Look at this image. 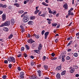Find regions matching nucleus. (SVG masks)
I'll return each mask as SVG.
<instances>
[{
	"label": "nucleus",
	"instance_id": "obj_50",
	"mask_svg": "<svg viewBox=\"0 0 79 79\" xmlns=\"http://www.w3.org/2000/svg\"><path fill=\"white\" fill-rule=\"evenodd\" d=\"M63 56H62V55H60L59 57V59H61V58H63Z\"/></svg>",
	"mask_w": 79,
	"mask_h": 79
},
{
	"label": "nucleus",
	"instance_id": "obj_64",
	"mask_svg": "<svg viewBox=\"0 0 79 79\" xmlns=\"http://www.w3.org/2000/svg\"><path fill=\"white\" fill-rule=\"evenodd\" d=\"M24 4H26V3H27V2L26 1H24Z\"/></svg>",
	"mask_w": 79,
	"mask_h": 79
},
{
	"label": "nucleus",
	"instance_id": "obj_41",
	"mask_svg": "<svg viewBox=\"0 0 79 79\" xmlns=\"http://www.w3.org/2000/svg\"><path fill=\"white\" fill-rule=\"evenodd\" d=\"M7 6L6 5H3L2 8H6Z\"/></svg>",
	"mask_w": 79,
	"mask_h": 79
},
{
	"label": "nucleus",
	"instance_id": "obj_48",
	"mask_svg": "<svg viewBox=\"0 0 79 79\" xmlns=\"http://www.w3.org/2000/svg\"><path fill=\"white\" fill-rule=\"evenodd\" d=\"M17 69L19 71H21V68L19 67H18Z\"/></svg>",
	"mask_w": 79,
	"mask_h": 79
},
{
	"label": "nucleus",
	"instance_id": "obj_6",
	"mask_svg": "<svg viewBox=\"0 0 79 79\" xmlns=\"http://www.w3.org/2000/svg\"><path fill=\"white\" fill-rule=\"evenodd\" d=\"M37 74H38V76H39V77H41L42 76V72L40 70H39L37 71Z\"/></svg>",
	"mask_w": 79,
	"mask_h": 79
},
{
	"label": "nucleus",
	"instance_id": "obj_53",
	"mask_svg": "<svg viewBox=\"0 0 79 79\" xmlns=\"http://www.w3.org/2000/svg\"><path fill=\"white\" fill-rule=\"evenodd\" d=\"M41 13H42V11H40V12L39 13H38V15H39V16H40V14H41Z\"/></svg>",
	"mask_w": 79,
	"mask_h": 79
},
{
	"label": "nucleus",
	"instance_id": "obj_9",
	"mask_svg": "<svg viewBox=\"0 0 79 79\" xmlns=\"http://www.w3.org/2000/svg\"><path fill=\"white\" fill-rule=\"evenodd\" d=\"M20 27L21 29V32L23 33V32H24V31H25V29H24V27H23V26H20Z\"/></svg>",
	"mask_w": 79,
	"mask_h": 79
},
{
	"label": "nucleus",
	"instance_id": "obj_15",
	"mask_svg": "<svg viewBox=\"0 0 79 79\" xmlns=\"http://www.w3.org/2000/svg\"><path fill=\"white\" fill-rule=\"evenodd\" d=\"M44 68L45 70H47L48 69V66L47 65H44Z\"/></svg>",
	"mask_w": 79,
	"mask_h": 79
},
{
	"label": "nucleus",
	"instance_id": "obj_44",
	"mask_svg": "<svg viewBox=\"0 0 79 79\" xmlns=\"http://www.w3.org/2000/svg\"><path fill=\"white\" fill-rule=\"evenodd\" d=\"M62 62H64V61H65V59L63 57L62 58Z\"/></svg>",
	"mask_w": 79,
	"mask_h": 79
},
{
	"label": "nucleus",
	"instance_id": "obj_21",
	"mask_svg": "<svg viewBox=\"0 0 79 79\" xmlns=\"http://www.w3.org/2000/svg\"><path fill=\"white\" fill-rule=\"evenodd\" d=\"M74 71H75V69H72L70 71V73H74Z\"/></svg>",
	"mask_w": 79,
	"mask_h": 79
},
{
	"label": "nucleus",
	"instance_id": "obj_47",
	"mask_svg": "<svg viewBox=\"0 0 79 79\" xmlns=\"http://www.w3.org/2000/svg\"><path fill=\"white\" fill-rule=\"evenodd\" d=\"M31 66H34V62H32L31 64Z\"/></svg>",
	"mask_w": 79,
	"mask_h": 79
},
{
	"label": "nucleus",
	"instance_id": "obj_4",
	"mask_svg": "<svg viewBox=\"0 0 79 79\" xmlns=\"http://www.w3.org/2000/svg\"><path fill=\"white\" fill-rule=\"evenodd\" d=\"M23 22L24 23H27L29 21V17L27 15L25 16L23 18Z\"/></svg>",
	"mask_w": 79,
	"mask_h": 79
},
{
	"label": "nucleus",
	"instance_id": "obj_34",
	"mask_svg": "<svg viewBox=\"0 0 79 79\" xmlns=\"http://www.w3.org/2000/svg\"><path fill=\"white\" fill-rule=\"evenodd\" d=\"M6 75H4L3 76V77H2V78L4 79H6Z\"/></svg>",
	"mask_w": 79,
	"mask_h": 79
},
{
	"label": "nucleus",
	"instance_id": "obj_35",
	"mask_svg": "<svg viewBox=\"0 0 79 79\" xmlns=\"http://www.w3.org/2000/svg\"><path fill=\"white\" fill-rule=\"evenodd\" d=\"M24 50V47H22L21 48V51L22 52H23Z\"/></svg>",
	"mask_w": 79,
	"mask_h": 79
},
{
	"label": "nucleus",
	"instance_id": "obj_17",
	"mask_svg": "<svg viewBox=\"0 0 79 79\" xmlns=\"http://www.w3.org/2000/svg\"><path fill=\"white\" fill-rule=\"evenodd\" d=\"M66 70H64V71H62L61 73V76H63L66 73Z\"/></svg>",
	"mask_w": 79,
	"mask_h": 79
},
{
	"label": "nucleus",
	"instance_id": "obj_7",
	"mask_svg": "<svg viewBox=\"0 0 79 79\" xmlns=\"http://www.w3.org/2000/svg\"><path fill=\"white\" fill-rule=\"evenodd\" d=\"M24 76V73L23 72H21L20 73V77L21 79H23Z\"/></svg>",
	"mask_w": 79,
	"mask_h": 79
},
{
	"label": "nucleus",
	"instance_id": "obj_23",
	"mask_svg": "<svg viewBox=\"0 0 79 79\" xmlns=\"http://www.w3.org/2000/svg\"><path fill=\"white\" fill-rule=\"evenodd\" d=\"M14 5L16 6V7H19V6H20L19 4H18V3L14 4Z\"/></svg>",
	"mask_w": 79,
	"mask_h": 79
},
{
	"label": "nucleus",
	"instance_id": "obj_43",
	"mask_svg": "<svg viewBox=\"0 0 79 79\" xmlns=\"http://www.w3.org/2000/svg\"><path fill=\"white\" fill-rule=\"evenodd\" d=\"M51 55L52 56H55V54L54 53H52L51 54Z\"/></svg>",
	"mask_w": 79,
	"mask_h": 79
},
{
	"label": "nucleus",
	"instance_id": "obj_42",
	"mask_svg": "<svg viewBox=\"0 0 79 79\" xmlns=\"http://www.w3.org/2000/svg\"><path fill=\"white\" fill-rule=\"evenodd\" d=\"M4 63H5V64H7L8 63V60H4Z\"/></svg>",
	"mask_w": 79,
	"mask_h": 79
},
{
	"label": "nucleus",
	"instance_id": "obj_45",
	"mask_svg": "<svg viewBox=\"0 0 79 79\" xmlns=\"http://www.w3.org/2000/svg\"><path fill=\"white\" fill-rule=\"evenodd\" d=\"M49 13H50V14H52L53 13V12H52V11L51 10L49 11Z\"/></svg>",
	"mask_w": 79,
	"mask_h": 79
},
{
	"label": "nucleus",
	"instance_id": "obj_22",
	"mask_svg": "<svg viewBox=\"0 0 79 79\" xmlns=\"http://www.w3.org/2000/svg\"><path fill=\"white\" fill-rule=\"evenodd\" d=\"M42 5H44V6H48V4H47V3H45V2H43L42 3Z\"/></svg>",
	"mask_w": 79,
	"mask_h": 79
},
{
	"label": "nucleus",
	"instance_id": "obj_26",
	"mask_svg": "<svg viewBox=\"0 0 79 79\" xmlns=\"http://www.w3.org/2000/svg\"><path fill=\"white\" fill-rule=\"evenodd\" d=\"M35 17L34 16L30 17V19L31 20H32V19H35Z\"/></svg>",
	"mask_w": 79,
	"mask_h": 79
},
{
	"label": "nucleus",
	"instance_id": "obj_39",
	"mask_svg": "<svg viewBox=\"0 0 79 79\" xmlns=\"http://www.w3.org/2000/svg\"><path fill=\"white\" fill-rule=\"evenodd\" d=\"M45 59H46V56H43V61H45Z\"/></svg>",
	"mask_w": 79,
	"mask_h": 79
},
{
	"label": "nucleus",
	"instance_id": "obj_33",
	"mask_svg": "<svg viewBox=\"0 0 79 79\" xmlns=\"http://www.w3.org/2000/svg\"><path fill=\"white\" fill-rule=\"evenodd\" d=\"M72 37H68L67 38V40H71L72 39Z\"/></svg>",
	"mask_w": 79,
	"mask_h": 79
},
{
	"label": "nucleus",
	"instance_id": "obj_25",
	"mask_svg": "<svg viewBox=\"0 0 79 79\" xmlns=\"http://www.w3.org/2000/svg\"><path fill=\"white\" fill-rule=\"evenodd\" d=\"M56 77L58 79H59L61 77V76H60V73L57 74L56 75Z\"/></svg>",
	"mask_w": 79,
	"mask_h": 79
},
{
	"label": "nucleus",
	"instance_id": "obj_38",
	"mask_svg": "<svg viewBox=\"0 0 79 79\" xmlns=\"http://www.w3.org/2000/svg\"><path fill=\"white\" fill-rule=\"evenodd\" d=\"M8 67L9 68H11V67H12V64H10L9 65Z\"/></svg>",
	"mask_w": 79,
	"mask_h": 79
},
{
	"label": "nucleus",
	"instance_id": "obj_1",
	"mask_svg": "<svg viewBox=\"0 0 79 79\" xmlns=\"http://www.w3.org/2000/svg\"><path fill=\"white\" fill-rule=\"evenodd\" d=\"M42 44H40L38 47V50H34L35 52L37 53H38V54H40V51L39 50H42Z\"/></svg>",
	"mask_w": 79,
	"mask_h": 79
},
{
	"label": "nucleus",
	"instance_id": "obj_2",
	"mask_svg": "<svg viewBox=\"0 0 79 79\" xmlns=\"http://www.w3.org/2000/svg\"><path fill=\"white\" fill-rule=\"evenodd\" d=\"M10 21H7L0 25V27H4V26H10Z\"/></svg>",
	"mask_w": 79,
	"mask_h": 79
},
{
	"label": "nucleus",
	"instance_id": "obj_10",
	"mask_svg": "<svg viewBox=\"0 0 79 79\" xmlns=\"http://www.w3.org/2000/svg\"><path fill=\"white\" fill-rule=\"evenodd\" d=\"M48 34H49V32H45L44 34V39H47V36L48 35Z\"/></svg>",
	"mask_w": 79,
	"mask_h": 79
},
{
	"label": "nucleus",
	"instance_id": "obj_59",
	"mask_svg": "<svg viewBox=\"0 0 79 79\" xmlns=\"http://www.w3.org/2000/svg\"><path fill=\"white\" fill-rule=\"evenodd\" d=\"M75 76H76V77H79V74H76V75H75Z\"/></svg>",
	"mask_w": 79,
	"mask_h": 79
},
{
	"label": "nucleus",
	"instance_id": "obj_8",
	"mask_svg": "<svg viewBox=\"0 0 79 79\" xmlns=\"http://www.w3.org/2000/svg\"><path fill=\"white\" fill-rule=\"evenodd\" d=\"M2 21H5L6 19V15L5 14H3L2 15Z\"/></svg>",
	"mask_w": 79,
	"mask_h": 79
},
{
	"label": "nucleus",
	"instance_id": "obj_30",
	"mask_svg": "<svg viewBox=\"0 0 79 79\" xmlns=\"http://www.w3.org/2000/svg\"><path fill=\"white\" fill-rule=\"evenodd\" d=\"M19 13L20 14H22V13H24V10H20L19 11Z\"/></svg>",
	"mask_w": 79,
	"mask_h": 79
},
{
	"label": "nucleus",
	"instance_id": "obj_55",
	"mask_svg": "<svg viewBox=\"0 0 79 79\" xmlns=\"http://www.w3.org/2000/svg\"><path fill=\"white\" fill-rule=\"evenodd\" d=\"M77 44H76L74 45L75 48H76V47H77Z\"/></svg>",
	"mask_w": 79,
	"mask_h": 79
},
{
	"label": "nucleus",
	"instance_id": "obj_20",
	"mask_svg": "<svg viewBox=\"0 0 79 79\" xmlns=\"http://www.w3.org/2000/svg\"><path fill=\"white\" fill-rule=\"evenodd\" d=\"M65 59L67 60H69L71 59V58L69 56H68L66 57Z\"/></svg>",
	"mask_w": 79,
	"mask_h": 79
},
{
	"label": "nucleus",
	"instance_id": "obj_5",
	"mask_svg": "<svg viewBox=\"0 0 79 79\" xmlns=\"http://www.w3.org/2000/svg\"><path fill=\"white\" fill-rule=\"evenodd\" d=\"M35 42V41L34 40L32 39V38H30L27 40L28 43H29V44H32V43H34V42Z\"/></svg>",
	"mask_w": 79,
	"mask_h": 79
},
{
	"label": "nucleus",
	"instance_id": "obj_60",
	"mask_svg": "<svg viewBox=\"0 0 79 79\" xmlns=\"http://www.w3.org/2000/svg\"><path fill=\"white\" fill-rule=\"evenodd\" d=\"M58 41V39H56V40H55V42L56 43Z\"/></svg>",
	"mask_w": 79,
	"mask_h": 79
},
{
	"label": "nucleus",
	"instance_id": "obj_49",
	"mask_svg": "<svg viewBox=\"0 0 79 79\" xmlns=\"http://www.w3.org/2000/svg\"><path fill=\"white\" fill-rule=\"evenodd\" d=\"M21 56H22L21 54L17 56V57H18V58H19V57H21Z\"/></svg>",
	"mask_w": 79,
	"mask_h": 79
},
{
	"label": "nucleus",
	"instance_id": "obj_16",
	"mask_svg": "<svg viewBox=\"0 0 79 79\" xmlns=\"http://www.w3.org/2000/svg\"><path fill=\"white\" fill-rule=\"evenodd\" d=\"M61 65H60L59 66L57 67H56V69L57 70V71H59L60 70H61Z\"/></svg>",
	"mask_w": 79,
	"mask_h": 79
},
{
	"label": "nucleus",
	"instance_id": "obj_32",
	"mask_svg": "<svg viewBox=\"0 0 79 79\" xmlns=\"http://www.w3.org/2000/svg\"><path fill=\"white\" fill-rule=\"evenodd\" d=\"M57 26V23H53L52 24V26L54 27H56Z\"/></svg>",
	"mask_w": 79,
	"mask_h": 79
},
{
	"label": "nucleus",
	"instance_id": "obj_11",
	"mask_svg": "<svg viewBox=\"0 0 79 79\" xmlns=\"http://www.w3.org/2000/svg\"><path fill=\"white\" fill-rule=\"evenodd\" d=\"M68 16H70L71 15V16H73L74 15V14H73V12H71L70 11H68Z\"/></svg>",
	"mask_w": 79,
	"mask_h": 79
},
{
	"label": "nucleus",
	"instance_id": "obj_40",
	"mask_svg": "<svg viewBox=\"0 0 79 79\" xmlns=\"http://www.w3.org/2000/svg\"><path fill=\"white\" fill-rule=\"evenodd\" d=\"M44 33H45V30H43L41 32V34L42 35H44Z\"/></svg>",
	"mask_w": 79,
	"mask_h": 79
},
{
	"label": "nucleus",
	"instance_id": "obj_18",
	"mask_svg": "<svg viewBox=\"0 0 79 79\" xmlns=\"http://www.w3.org/2000/svg\"><path fill=\"white\" fill-rule=\"evenodd\" d=\"M4 31L6 32H8L9 31L8 28L6 27H4L3 28Z\"/></svg>",
	"mask_w": 79,
	"mask_h": 79
},
{
	"label": "nucleus",
	"instance_id": "obj_63",
	"mask_svg": "<svg viewBox=\"0 0 79 79\" xmlns=\"http://www.w3.org/2000/svg\"><path fill=\"white\" fill-rule=\"evenodd\" d=\"M48 0H46L45 2L46 3H48Z\"/></svg>",
	"mask_w": 79,
	"mask_h": 79
},
{
	"label": "nucleus",
	"instance_id": "obj_51",
	"mask_svg": "<svg viewBox=\"0 0 79 79\" xmlns=\"http://www.w3.org/2000/svg\"><path fill=\"white\" fill-rule=\"evenodd\" d=\"M71 50H72V49H69L67 50L68 52H71Z\"/></svg>",
	"mask_w": 79,
	"mask_h": 79
},
{
	"label": "nucleus",
	"instance_id": "obj_62",
	"mask_svg": "<svg viewBox=\"0 0 79 79\" xmlns=\"http://www.w3.org/2000/svg\"><path fill=\"white\" fill-rule=\"evenodd\" d=\"M76 35H77V36L78 35H79V32L78 33H77L76 34Z\"/></svg>",
	"mask_w": 79,
	"mask_h": 79
},
{
	"label": "nucleus",
	"instance_id": "obj_31",
	"mask_svg": "<svg viewBox=\"0 0 79 79\" xmlns=\"http://www.w3.org/2000/svg\"><path fill=\"white\" fill-rule=\"evenodd\" d=\"M39 11H40V10H35V15H37V14L38 13Z\"/></svg>",
	"mask_w": 79,
	"mask_h": 79
},
{
	"label": "nucleus",
	"instance_id": "obj_58",
	"mask_svg": "<svg viewBox=\"0 0 79 79\" xmlns=\"http://www.w3.org/2000/svg\"><path fill=\"white\" fill-rule=\"evenodd\" d=\"M51 74L53 75H55V73L54 72H52L51 73Z\"/></svg>",
	"mask_w": 79,
	"mask_h": 79
},
{
	"label": "nucleus",
	"instance_id": "obj_61",
	"mask_svg": "<svg viewBox=\"0 0 79 79\" xmlns=\"http://www.w3.org/2000/svg\"><path fill=\"white\" fill-rule=\"evenodd\" d=\"M70 45H71V44H69H69H68L67 45V46L68 47L69 46H70Z\"/></svg>",
	"mask_w": 79,
	"mask_h": 79
},
{
	"label": "nucleus",
	"instance_id": "obj_12",
	"mask_svg": "<svg viewBox=\"0 0 79 79\" xmlns=\"http://www.w3.org/2000/svg\"><path fill=\"white\" fill-rule=\"evenodd\" d=\"M28 24H29V25H33L34 22L32 21H29L28 23Z\"/></svg>",
	"mask_w": 79,
	"mask_h": 79
},
{
	"label": "nucleus",
	"instance_id": "obj_36",
	"mask_svg": "<svg viewBox=\"0 0 79 79\" xmlns=\"http://www.w3.org/2000/svg\"><path fill=\"white\" fill-rule=\"evenodd\" d=\"M23 56H24V57H25V58H26V57L27 56V55L26 54V53H24L23 54Z\"/></svg>",
	"mask_w": 79,
	"mask_h": 79
},
{
	"label": "nucleus",
	"instance_id": "obj_3",
	"mask_svg": "<svg viewBox=\"0 0 79 79\" xmlns=\"http://www.w3.org/2000/svg\"><path fill=\"white\" fill-rule=\"evenodd\" d=\"M8 61H10V62H12L13 63H15L16 61V60L14 57L13 56L10 57L9 58L7 59Z\"/></svg>",
	"mask_w": 79,
	"mask_h": 79
},
{
	"label": "nucleus",
	"instance_id": "obj_54",
	"mask_svg": "<svg viewBox=\"0 0 79 79\" xmlns=\"http://www.w3.org/2000/svg\"><path fill=\"white\" fill-rule=\"evenodd\" d=\"M58 2H63L64 0H57Z\"/></svg>",
	"mask_w": 79,
	"mask_h": 79
},
{
	"label": "nucleus",
	"instance_id": "obj_57",
	"mask_svg": "<svg viewBox=\"0 0 79 79\" xmlns=\"http://www.w3.org/2000/svg\"><path fill=\"white\" fill-rule=\"evenodd\" d=\"M40 16H42L43 17H44V14H42L40 15Z\"/></svg>",
	"mask_w": 79,
	"mask_h": 79
},
{
	"label": "nucleus",
	"instance_id": "obj_27",
	"mask_svg": "<svg viewBox=\"0 0 79 79\" xmlns=\"http://www.w3.org/2000/svg\"><path fill=\"white\" fill-rule=\"evenodd\" d=\"M36 45H37L36 44V42H35L32 44V46L33 47H36Z\"/></svg>",
	"mask_w": 79,
	"mask_h": 79
},
{
	"label": "nucleus",
	"instance_id": "obj_37",
	"mask_svg": "<svg viewBox=\"0 0 79 79\" xmlns=\"http://www.w3.org/2000/svg\"><path fill=\"white\" fill-rule=\"evenodd\" d=\"M39 35H36L35 36V38H36V39H39Z\"/></svg>",
	"mask_w": 79,
	"mask_h": 79
},
{
	"label": "nucleus",
	"instance_id": "obj_46",
	"mask_svg": "<svg viewBox=\"0 0 79 79\" xmlns=\"http://www.w3.org/2000/svg\"><path fill=\"white\" fill-rule=\"evenodd\" d=\"M73 8H72L70 9L69 11L72 12L73 10Z\"/></svg>",
	"mask_w": 79,
	"mask_h": 79
},
{
	"label": "nucleus",
	"instance_id": "obj_29",
	"mask_svg": "<svg viewBox=\"0 0 79 79\" xmlns=\"http://www.w3.org/2000/svg\"><path fill=\"white\" fill-rule=\"evenodd\" d=\"M25 47L27 50H29V46L28 45H25Z\"/></svg>",
	"mask_w": 79,
	"mask_h": 79
},
{
	"label": "nucleus",
	"instance_id": "obj_14",
	"mask_svg": "<svg viewBox=\"0 0 79 79\" xmlns=\"http://www.w3.org/2000/svg\"><path fill=\"white\" fill-rule=\"evenodd\" d=\"M11 24L12 25H13L14 24H15V22L14 20V19H11Z\"/></svg>",
	"mask_w": 79,
	"mask_h": 79
},
{
	"label": "nucleus",
	"instance_id": "obj_19",
	"mask_svg": "<svg viewBox=\"0 0 79 79\" xmlns=\"http://www.w3.org/2000/svg\"><path fill=\"white\" fill-rule=\"evenodd\" d=\"M63 7H64V9H65V10L68 9V5L67 4H64L63 5Z\"/></svg>",
	"mask_w": 79,
	"mask_h": 79
},
{
	"label": "nucleus",
	"instance_id": "obj_28",
	"mask_svg": "<svg viewBox=\"0 0 79 79\" xmlns=\"http://www.w3.org/2000/svg\"><path fill=\"white\" fill-rule=\"evenodd\" d=\"M73 55L75 57H77L78 56V54L76 52Z\"/></svg>",
	"mask_w": 79,
	"mask_h": 79
},
{
	"label": "nucleus",
	"instance_id": "obj_52",
	"mask_svg": "<svg viewBox=\"0 0 79 79\" xmlns=\"http://www.w3.org/2000/svg\"><path fill=\"white\" fill-rule=\"evenodd\" d=\"M24 16H25V15H24V14H23L22 15H21V17H22V18H23V17H24Z\"/></svg>",
	"mask_w": 79,
	"mask_h": 79
},
{
	"label": "nucleus",
	"instance_id": "obj_56",
	"mask_svg": "<svg viewBox=\"0 0 79 79\" xmlns=\"http://www.w3.org/2000/svg\"><path fill=\"white\" fill-rule=\"evenodd\" d=\"M28 37H29V38H30L31 37V35L29 34H28Z\"/></svg>",
	"mask_w": 79,
	"mask_h": 79
},
{
	"label": "nucleus",
	"instance_id": "obj_13",
	"mask_svg": "<svg viewBox=\"0 0 79 79\" xmlns=\"http://www.w3.org/2000/svg\"><path fill=\"white\" fill-rule=\"evenodd\" d=\"M47 21H48V24H51V21H52V19H49L48 18L47 19Z\"/></svg>",
	"mask_w": 79,
	"mask_h": 79
},
{
	"label": "nucleus",
	"instance_id": "obj_24",
	"mask_svg": "<svg viewBox=\"0 0 79 79\" xmlns=\"http://www.w3.org/2000/svg\"><path fill=\"white\" fill-rule=\"evenodd\" d=\"M13 37V34H11L10 35V36L8 37V39H11Z\"/></svg>",
	"mask_w": 79,
	"mask_h": 79
}]
</instances>
